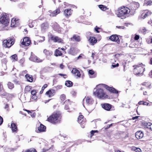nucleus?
I'll return each mask as SVG.
<instances>
[{
  "label": "nucleus",
  "instance_id": "nucleus-1",
  "mask_svg": "<svg viewBox=\"0 0 152 152\" xmlns=\"http://www.w3.org/2000/svg\"><path fill=\"white\" fill-rule=\"evenodd\" d=\"M93 94L98 98L102 99H104L108 97V96L103 89L101 88H98V86L94 89Z\"/></svg>",
  "mask_w": 152,
  "mask_h": 152
},
{
  "label": "nucleus",
  "instance_id": "nucleus-2",
  "mask_svg": "<svg viewBox=\"0 0 152 152\" xmlns=\"http://www.w3.org/2000/svg\"><path fill=\"white\" fill-rule=\"evenodd\" d=\"M131 12V10L127 7H121L118 8L116 12V14L118 17L125 18L126 16Z\"/></svg>",
  "mask_w": 152,
  "mask_h": 152
},
{
  "label": "nucleus",
  "instance_id": "nucleus-3",
  "mask_svg": "<svg viewBox=\"0 0 152 152\" xmlns=\"http://www.w3.org/2000/svg\"><path fill=\"white\" fill-rule=\"evenodd\" d=\"M60 118V114L58 113H54L48 118L47 120L53 123H58Z\"/></svg>",
  "mask_w": 152,
  "mask_h": 152
},
{
  "label": "nucleus",
  "instance_id": "nucleus-4",
  "mask_svg": "<svg viewBox=\"0 0 152 152\" xmlns=\"http://www.w3.org/2000/svg\"><path fill=\"white\" fill-rule=\"evenodd\" d=\"M144 65L142 64L136 66V67L134 70V72L136 75L142 76V75L143 72L145 70V68L143 67Z\"/></svg>",
  "mask_w": 152,
  "mask_h": 152
},
{
  "label": "nucleus",
  "instance_id": "nucleus-5",
  "mask_svg": "<svg viewBox=\"0 0 152 152\" xmlns=\"http://www.w3.org/2000/svg\"><path fill=\"white\" fill-rule=\"evenodd\" d=\"M10 20L9 17L6 14H3L1 15L0 22L3 24L5 26H7L9 23Z\"/></svg>",
  "mask_w": 152,
  "mask_h": 152
},
{
  "label": "nucleus",
  "instance_id": "nucleus-6",
  "mask_svg": "<svg viewBox=\"0 0 152 152\" xmlns=\"http://www.w3.org/2000/svg\"><path fill=\"white\" fill-rule=\"evenodd\" d=\"M14 43V41L12 39L4 40L3 41V45L6 48H10Z\"/></svg>",
  "mask_w": 152,
  "mask_h": 152
},
{
  "label": "nucleus",
  "instance_id": "nucleus-7",
  "mask_svg": "<svg viewBox=\"0 0 152 152\" xmlns=\"http://www.w3.org/2000/svg\"><path fill=\"white\" fill-rule=\"evenodd\" d=\"M152 13L151 12L148 10H144L142 11V13L141 15L139 16V19H144L146 17L150 16L151 15Z\"/></svg>",
  "mask_w": 152,
  "mask_h": 152
},
{
  "label": "nucleus",
  "instance_id": "nucleus-8",
  "mask_svg": "<svg viewBox=\"0 0 152 152\" xmlns=\"http://www.w3.org/2000/svg\"><path fill=\"white\" fill-rule=\"evenodd\" d=\"M83 118V116L82 115H80L78 118V122L80 124L82 128H84L86 122V120Z\"/></svg>",
  "mask_w": 152,
  "mask_h": 152
},
{
  "label": "nucleus",
  "instance_id": "nucleus-9",
  "mask_svg": "<svg viewBox=\"0 0 152 152\" xmlns=\"http://www.w3.org/2000/svg\"><path fill=\"white\" fill-rule=\"evenodd\" d=\"M85 100L86 101V104L87 105L91 104L94 102V100L91 97L89 96H87L86 97H85L83 100V105L84 107V102Z\"/></svg>",
  "mask_w": 152,
  "mask_h": 152
},
{
  "label": "nucleus",
  "instance_id": "nucleus-10",
  "mask_svg": "<svg viewBox=\"0 0 152 152\" xmlns=\"http://www.w3.org/2000/svg\"><path fill=\"white\" fill-rule=\"evenodd\" d=\"M50 39L54 42H58V43L62 42L63 40L57 36H53L51 35L50 36Z\"/></svg>",
  "mask_w": 152,
  "mask_h": 152
},
{
  "label": "nucleus",
  "instance_id": "nucleus-11",
  "mask_svg": "<svg viewBox=\"0 0 152 152\" xmlns=\"http://www.w3.org/2000/svg\"><path fill=\"white\" fill-rule=\"evenodd\" d=\"M31 43V40L28 37H25L23 39V42L21 43V44L24 46H28Z\"/></svg>",
  "mask_w": 152,
  "mask_h": 152
},
{
  "label": "nucleus",
  "instance_id": "nucleus-12",
  "mask_svg": "<svg viewBox=\"0 0 152 152\" xmlns=\"http://www.w3.org/2000/svg\"><path fill=\"white\" fill-rule=\"evenodd\" d=\"M102 85H103V86L104 88L110 92L115 94H117L118 93V91L114 88L112 87H110L105 84Z\"/></svg>",
  "mask_w": 152,
  "mask_h": 152
},
{
  "label": "nucleus",
  "instance_id": "nucleus-13",
  "mask_svg": "<svg viewBox=\"0 0 152 152\" xmlns=\"http://www.w3.org/2000/svg\"><path fill=\"white\" fill-rule=\"evenodd\" d=\"M46 130V127L42 124H41L39 126L38 128L36 130V132H45Z\"/></svg>",
  "mask_w": 152,
  "mask_h": 152
},
{
  "label": "nucleus",
  "instance_id": "nucleus-14",
  "mask_svg": "<svg viewBox=\"0 0 152 152\" xmlns=\"http://www.w3.org/2000/svg\"><path fill=\"white\" fill-rule=\"evenodd\" d=\"M109 39L112 41L115 42L118 44L119 43L120 39L116 35H112L110 37Z\"/></svg>",
  "mask_w": 152,
  "mask_h": 152
},
{
  "label": "nucleus",
  "instance_id": "nucleus-15",
  "mask_svg": "<svg viewBox=\"0 0 152 152\" xmlns=\"http://www.w3.org/2000/svg\"><path fill=\"white\" fill-rule=\"evenodd\" d=\"M72 11L70 9H66L64 11V15L66 17L68 18L71 15Z\"/></svg>",
  "mask_w": 152,
  "mask_h": 152
},
{
  "label": "nucleus",
  "instance_id": "nucleus-16",
  "mask_svg": "<svg viewBox=\"0 0 152 152\" xmlns=\"http://www.w3.org/2000/svg\"><path fill=\"white\" fill-rule=\"evenodd\" d=\"M19 21L16 18H12L11 21V27H15L18 25Z\"/></svg>",
  "mask_w": 152,
  "mask_h": 152
},
{
  "label": "nucleus",
  "instance_id": "nucleus-17",
  "mask_svg": "<svg viewBox=\"0 0 152 152\" xmlns=\"http://www.w3.org/2000/svg\"><path fill=\"white\" fill-rule=\"evenodd\" d=\"M88 40L90 44L92 45H94L96 43L97 41V39L95 37H90Z\"/></svg>",
  "mask_w": 152,
  "mask_h": 152
},
{
  "label": "nucleus",
  "instance_id": "nucleus-18",
  "mask_svg": "<svg viewBox=\"0 0 152 152\" xmlns=\"http://www.w3.org/2000/svg\"><path fill=\"white\" fill-rule=\"evenodd\" d=\"M48 27L49 25L47 23H43L41 25V30L43 32H45L48 29Z\"/></svg>",
  "mask_w": 152,
  "mask_h": 152
},
{
  "label": "nucleus",
  "instance_id": "nucleus-19",
  "mask_svg": "<svg viewBox=\"0 0 152 152\" xmlns=\"http://www.w3.org/2000/svg\"><path fill=\"white\" fill-rule=\"evenodd\" d=\"M49 12L50 13V15L51 17L55 16L58 14L59 13L60 11L59 9H57L54 11L52 12L51 11H49Z\"/></svg>",
  "mask_w": 152,
  "mask_h": 152
},
{
  "label": "nucleus",
  "instance_id": "nucleus-20",
  "mask_svg": "<svg viewBox=\"0 0 152 152\" xmlns=\"http://www.w3.org/2000/svg\"><path fill=\"white\" fill-rule=\"evenodd\" d=\"M143 132L140 131H138L135 133V137L138 139L142 138L143 137Z\"/></svg>",
  "mask_w": 152,
  "mask_h": 152
},
{
  "label": "nucleus",
  "instance_id": "nucleus-21",
  "mask_svg": "<svg viewBox=\"0 0 152 152\" xmlns=\"http://www.w3.org/2000/svg\"><path fill=\"white\" fill-rule=\"evenodd\" d=\"M88 74L90 77L91 78H94L96 77L97 75L96 73L92 69L89 70Z\"/></svg>",
  "mask_w": 152,
  "mask_h": 152
},
{
  "label": "nucleus",
  "instance_id": "nucleus-22",
  "mask_svg": "<svg viewBox=\"0 0 152 152\" xmlns=\"http://www.w3.org/2000/svg\"><path fill=\"white\" fill-rule=\"evenodd\" d=\"M102 107L105 110L109 111L111 108L112 105L109 104L105 103L102 105Z\"/></svg>",
  "mask_w": 152,
  "mask_h": 152
},
{
  "label": "nucleus",
  "instance_id": "nucleus-23",
  "mask_svg": "<svg viewBox=\"0 0 152 152\" xmlns=\"http://www.w3.org/2000/svg\"><path fill=\"white\" fill-rule=\"evenodd\" d=\"M72 73L78 77L81 76L80 71L76 68H73L72 71Z\"/></svg>",
  "mask_w": 152,
  "mask_h": 152
},
{
  "label": "nucleus",
  "instance_id": "nucleus-24",
  "mask_svg": "<svg viewBox=\"0 0 152 152\" xmlns=\"http://www.w3.org/2000/svg\"><path fill=\"white\" fill-rule=\"evenodd\" d=\"M71 39L72 41H74L75 40L77 42H79L80 40V37L76 35H74L71 38Z\"/></svg>",
  "mask_w": 152,
  "mask_h": 152
},
{
  "label": "nucleus",
  "instance_id": "nucleus-25",
  "mask_svg": "<svg viewBox=\"0 0 152 152\" xmlns=\"http://www.w3.org/2000/svg\"><path fill=\"white\" fill-rule=\"evenodd\" d=\"M55 93V91L53 90H49L47 91L46 94L48 95L49 97H51L53 96Z\"/></svg>",
  "mask_w": 152,
  "mask_h": 152
},
{
  "label": "nucleus",
  "instance_id": "nucleus-26",
  "mask_svg": "<svg viewBox=\"0 0 152 152\" xmlns=\"http://www.w3.org/2000/svg\"><path fill=\"white\" fill-rule=\"evenodd\" d=\"M145 128H147L152 131V124L150 123H144Z\"/></svg>",
  "mask_w": 152,
  "mask_h": 152
},
{
  "label": "nucleus",
  "instance_id": "nucleus-27",
  "mask_svg": "<svg viewBox=\"0 0 152 152\" xmlns=\"http://www.w3.org/2000/svg\"><path fill=\"white\" fill-rule=\"evenodd\" d=\"M140 4L138 2H135L132 5V10L134 11L137 9L139 7Z\"/></svg>",
  "mask_w": 152,
  "mask_h": 152
},
{
  "label": "nucleus",
  "instance_id": "nucleus-28",
  "mask_svg": "<svg viewBox=\"0 0 152 152\" xmlns=\"http://www.w3.org/2000/svg\"><path fill=\"white\" fill-rule=\"evenodd\" d=\"M60 48H58V49L56 50L55 51V55L56 56H61L62 55L61 51L60 50Z\"/></svg>",
  "mask_w": 152,
  "mask_h": 152
},
{
  "label": "nucleus",
  "instance_id": "nucleus-29",
  "mask_svg": "<svg viewBox=\"0 0 152 152\" xmlns=\"http://www.w3.org/2000/svg\"><path fill=\"white\" fill-rule=\"evenodd\" d=\"M25 77L28 81L31 82L33 81V79L32 75H30L27 74L26 75Z\"/></svg>",
  "mask_w": 152,
  "mask_h": 152
},
{
  "label": "nucleus",
  "instance_id": "nucleus-30",
  "mask_svg": "<svg viewBox=\"0 0 152 152\" xmlns=\"http://www.w3.org/2000/svg\"><path fill=\"white\" fill-rule=\"evenodd\" d=\"M11 128L12 132H15L17 129V127L16 124L14 123H12L11 124Z\"/></svg>",
  "mask_w": 152,
  "mask_h": 152
},
{
  "label": "nucleus",
  "instance_id": "nucleus-31",
  "mask_svg": "<svg viewBox=\"0 0 152 152\" xmlns=\"http://www.w3.org/2000/svg\"><path fill=\"white\" fill-rule=\"evenodd\" d=\"M68 53L72 55H75L76 54L75 48H71L68 52Z\"/></svg>",
  "mask_w": 152,
  "mask_h": 152
},
{
  "label": "nucleus",
  "instance_id": "nucleus-32",
  "mask_svg": "<svg viewBox=\"0 0 152 152\" xmlns=\"http://www.w3.org/2000/svg\"><path fill=\"white\" fill-rule=\"evenodd\" d=\"M44 53L48 56H50L52 54V52L46 49L44 50L43 51Z\"/></svg>",
  "mask_w": 152,
  "mask_h": 152
},
{
  "label": "nucleus",
  "instance_id": "nucleus-33",
  "mask_svg": "<svg viewBox=\"0 0 152 152\" xmlns=\"http://www.w3.org/2000/svg\"><path fill=\"white\" fill-rule=\"evenodd\" d=\"M99 7L101 10L103 11H104L107 10L108 9V8L107 7L103 5H99Z\"/></svg>",
  "mask_w": 152,
  "mask_h": 152
},
{
  "label": "nucleus",
  "instance_id": "nucleus-34",
  "mask_svg": "<svg viewBox=\"0 0 152 152\" xmlns=\"http://www.w3.org/2000/svg\"><path fill=\"white\" fill-rule=\"evenodd\" d=\"M72 82L69 80H67L65 82V85L68 87H71L72 86Z\"/></svg>",
  "mask_w": 152,
  "mask_h": 152
},
{
  "label": "nucleus",
  "instance_id": "nucleus-35",
  "mask_svg": "<svg viewBox=\"0 0 152 152\" xmlns=\"http://www.w3.org/2000/svg\"><path fill=\"white\" fill-rule=\"evenodd\" d=\"M7 85L8 88L11 89H12L14 87V84L10 82H8Z\"/></svg>",
  "mask_w": 152,
  "mask_h": 152
},
{
  "label": "nucleus",
  "instance_id": "nucleus-36",
  "mask_svg": "<svg viewBox=\"0 0 152 152\" xmlns=\"http://www.w3.org/2000/svg\"><path fill=\"white\" fill-rule=\"evenodd\" d=\"M31 87L30 86H26L25 88V92L26 93H27L31 89Z\"/></svg>",
  "mask_w": 152,
  "mask_h": 152
},
{
  "label": "nucleus",
  "instance_id": "nucleus-37",
  "mask_svg": "<svg viewBox=\"0 0 152 152\" xmlns=\"http://www.w3.org/2000/svg\"><path fill=\"white\" fill-rule=\"evenodd\" d=\"M11 57L12 61H16L18 59L17 56L16 54L12 55L11 56Z\"/></svg>",
  "mask_w": 152,
  "mask_h": 152
},
{
  "label": "nucleus",
  "instance_id": "nucleus-38",
  "mask_svg": "<svg viewBox=\"0 0 152 152\" xmlns=\"http://www.w3.org/2000/svg\"><path fill=\"white\" fill-rule=\"evenodd\" d=\"M37 152V151L34 148H31L26 150L25 152Z\"/></svg>",
  "mask_w": 152,
  "mask_h": 152
},
{
  "label": "nucleus",
  "instance_id": "nucleus-39",
  "mask_svg": "<svg viewBox=\"0 0 152 152\" xmlns=\"http://www.w3.org/2000/svg\"><path fill=\"white\" fill-rule=\"evenodd\" d=\"M32 53H31V54L30 56V58H29L30 60H31V61H34V60L35 59H36V56H33L32 54Z\"/></svg>",
  "mask_w": 152,
  "mask_h": 152
},
{
  "label": "nucleus",
  "instance_id": "nucleus-40",
  "mask_svg": "<svg viewBox=\"0 0 152 152\" xmlns=\"http://www.w3.org/2000/svg\"><path fill=\"white\" fill-rule=\"evenodd\" d=\"M142 85L145 86L147 87L148 88H150V86H151V84L149 82H145Z\"/></svg>",
  "mask_w": 152,
  "mask_h": 152
},
{
  "label": "nucleus",
  "instance_id": "nucleus-41",
  "mask_svg": "<svg viewBox=\"0 0 152 152\" xmlns=\"http://www.w3.org/2000/svg\"><path fill=\"white\" fill-rule=\"evenodd\" d=\"M92 34L90 32H88L86 33V36L87 39H88L90 37H91Z\"/></svg>",
  "mask_w": 152,
  "mask_h": 152
},
{
  "label": "nucleus",
  "instance_id": "nucleus-42",
  "mask_svg": "<svg viewBox=\"0 0 152 152\" xmlns=\"http://www.w3.org/2000/svg\"><path fill=\"white\" fill-rule=\"evenodd\" d=\"M138 104H142L143 105H148V103L143 101H140Z\"/></svg>",
  "mask_w": 152,
  "mask_h": 152
},
{
  "label": "nucleus",
  "instance_id": "nucleus-43",
  "mask_svg": "<svg viewBox=\"0 0 152 152\" xmlns=\"http://www.w3.org/2000/svg\"><path fill=\"white\" fill-rule=\"evenodd\" d=\"M36 59H35L34 60V62H41L42 61V60L40 59L39 58H38L37 56H36Z\"/></svg>",
  "mask_w": 152,
  "mask_h": 152
},
{
  "label": "nucleus",
  "instance_id": "nucleus-44",
  "mask_svg": "<svg viewBox=\"0 0 152 152\" xmlns=\"http://www.w3.org/2000/svg\"><path fill=\"white\" fill-rule=\"evenodd\" d=\"M6 95V93L4 91V89L2 90L1 91H0V96H5Z\"/></svg>",
  "mask_w": 152,
  "mask_h": 152
},
{
  "label": "nucleus",
  "instance_id": "nucleus-45",
  "mask_svg": "<svg viewBox=\"0 0 152 152\" xmlns=\"http://www.w3.org/2000/svg\"><path fill=\"white\" fill-rule=\"evenodd\" d=\"M65 95L64 94L61 95L60 96V98L61 100L63 101H64L65 99Z\"/></svg>",
  "mask_w": 152,
  "mask_h": 152
},
{
  "label": "nucleus",
  "instance_id": "nucleus-46",
  "mask_svg": "<svg viewBox=\"0 0 152 152\" xmlns=\"http://www.w3.org/2000/svg\"><path fill=\"white\" fill-rule=\"evenodd\" d=\"M120 55L118 54H116L114 55V57L115 58L114 60H115V61L116 62V60H117L118 58L120 57Z\"/></svg>",
  "mask_w": 152,
  "mask_h": 152
},
{
  "label": "nucleus",
  "instance_id": "nucleus-47",
  "mask_svg": "<svg viewBox=\"0 0 152 152\" xmlns=\"http://www.w3.org/2000/svg\"><path fill=\"white\" fill-rule=\"evenodd\" d=\"M98 132V131L97 130H96V131H94V130H92L91 131V137L93 136L94 133L95 132Z\"/></svg>",
  "mask_w": 152,
  "mask_h": 152
},
{
  "label": "nucleus",
  "instance_id": "nucleus-48",
  "mask_svg": "<svg viewBox=\"0 0 152 152\" xmlns=\"http://www.w3.org/2000/svg\"><path fill=\"white\" fill-rule=\"evenodd\" d=\"M47 87V84H44L42 88V90L43 91L44 89Z\"/></svg>",
  "mask_w": 152,
  "mask_h": 152
},
{
  "label": "nucleus",
  "instance_id": "nucleus-49",
  "mask_svg": "<svg viewBox=\"0 0 152 152\" xmlns=\"http://www.w3.org/2000/svg\"><path fill=\"white\" fill-rule=\"evenodd\" d=\"M100 29V28L98 27L97 26H96L95 28V30L96 32L97 33H99V31H98V30Z\"/></svg>",
  "mask_w": 152,
  "mask_h": 152
},
{
  "label": "nucleus",
  "instance_id": "nucleus-50",
  "mask_svg": "<svg viewBox=\"0 0 152 152\" xmlns=\"http://www.w3.org/2000/svg\"><path fill=\"white\" fill-rule=\"evenodd\" d=\"M36 93V91L35 90H33L31 91V94L32 95H35Z\"/></svg>",
  "mask_w": 152,
  "mask_h": 152
},
{
  "label": "nucleus",
  "instance_id": "nucleus-51",
  "mask_svg": "<svg viewBox=\"0 0 152 152\" xmlns=\"http://www.w3.org/2000/svg\"><path fill=\"white\" fill-rule=\"evenodd\" d=\"M119 66L118 63H117L116 64H113L112 65L113 68H114L116 67H118Z\"/></svg>",
  "mask_w": 152,
  "mask_h": 152
},
{
  "label": "nucleus",
  "instance_id": "nucleus-52",
  "mask_svg": "<svg viewBox=\"0 0 152 152\" xmlns=\"http://www.w3.org/2000/svg\"><path fill=\"white\" fill-rule=\"evenodd\" d=\"M135 151L136 152H141V150L139 148H136Z\"/></svg>",
  "mask_w": 152,
  "mask_h": 152
},
{
  "label": "nucleus",
  "instance_id": "nucleus-53",
  "mask_svg": "<svg viewBox=\"0 0 152 152\" xmlns=\"http://www.w3.org/2000/svg\"><path fill=\"white\" fill-rule=\"evenodd\" d=\"M140 38L139 36L138 35H136L134 37V39L135 40H138Z\"/></svg>",
  "mask_w": 152,
  "mask_h": 152
},
{
  "label": "nucleus",
  "instance_id": "nucleus-54",
  "mask_svg": "<svg viewBox=\"0 0 152 152\" xmlns=\"http://www.w3.org/2000/svg\"><path fill=\"white\" fill-rule=\"evenodd\" d=\"M116 27L118 28H121L124 29L125 28V27L124 26H116Z\"/></svg>",
  "mask_w": 152,
  "mask_h": 152
},
{
  "label": "nucleus",
  "instance_id": "nucleus-55",
  "mask_svg": "<svg viewBox=\"0 0 152 152\" xmlns=\"http://www.w3.org/2000/svg\"><path fill=\"white\" fill-rule=\"evenodd\" d=\"M37 98V96L35 95H33L32 96V99L33 100H36Z\"/></svg>",
  "mask_w": 152,
  "mask_h": 152
},
{
  "label": "nucleus",
  "instance_id": "nucleus-56",
  "mask_svg": "<svg viewBox=\"0 0 152 152\" xmlns=\"http://www.w3.org/2000/svg\"><path fill=\"white\" fill-rule=\"evenodd\" d=\"M3 122V118L0 116V125Z\"/></svg>",
  "mask_w": 152,
  "mask_h": 152
},
{
  "label": "nucleus",
  "instance_id": "nucleus-57",
  "mask_svg": "<svg viewBox=\"0 0 152 152\" xmlns=\"http://www.w3.org/2000/svg\"><path fill=\"white\" fill-rule=\"evenodd\" d=\"M148 5H151L152 4V1H148L147 3Z\"/></svg>",
  "mask_w": 152,
  "mask_h": 152
},
{
  "label": "nucleus",
  "instance_id": "nucleus-58",
  "mask_svg": "<svg viewBox=\"0 0 152 152\" xmlns=\"http://www.w3.org/2000/svg\"><path fill=\"white\" fill-rule=\"evenodd\" d=\"M9 106L8 104H6L5 105V107H4V108L6 109L7 110H8Z\"/></svg>",
  "mask_w": 152,
  "mask_h": 152
},
{
  "label": "nucleus",
  "instance_id": "nucleus-59",
  "mask_svg": "<svg viewBox=\"0 0 152 152\" xmlns=\"http://www.w3.org/2000/svg\"><path fill=\"white\" fill-rule=\"evenodd\" d=\"M148 23L151 25L152 26V20H150L148 22Z\"/></svg>",
  "mask_w": 152,
  "mask_h": 152
},
{
  "label": "nucleus",
  "instance_id": "nucleus-60",
  "mask_svg": "<svg viewBox=\"0 0 152 152\" xmlns=\"http://www.w3.org/2000/svg\"><path fill=\"white\" fill-rule=\"evenodd\" d=\"M19 113H20L23 115H24L25 116H26V113H24L22 111H20L19 112Z\"/></svg>",
  "mask_w": 152,
  "mask_h": 152
},
{
  "label": "nucleus",
  "instance_id": "nucleus-61",
  "mask_svg": "<svg viewBox=\"0 0 152 152\" xmlns=\"http://www.w3.org/2000/svg\"><path fill=\"white\" fill-rule=\"evenodd\" d=\"M95 55V53H92L91 57L92 58V59H94V56Z\"/></svg>",
  "mask_w": 152,
  "mask_h": 152
},
{
  "label": "nucleus",
  "instance_id": "nucleus-62",
  "mask_svg": "<svg viewBox=\"0 0 152 152\" xmlns=\"http://www.w3.org/2000/svg\"><path fill=\"white\" fill-rule=\"evenodd\" d=\"M139 117V116H136L135 117H133L132 118V119L134 120L136 119H137Z\"/></svg>",
  "mask_w": 152,
  "mask_h": 152
},
{
  "label": "nucleus",
  "instance_id": "nucleus-63",
  "mask_svg": "<svg viewBox=\"0 0 152 152\" xmlns=\"http://www.w3.org/2000/svg\"><path fill=\"white\" fill-rule=\"evenodd\" d=\"M64 109L65 110H68L69 109V107L68 105H65L64 107Z\"/></svg>",
  "mask_w": 152,
  "mask_h": 152
},
{
  "label": "nucleus",
  "instance_id": "nucleus-64",
  "mask_svg": "<svg viewBox=\"0 0 152 152\" xmlns=\"http://www.w3.org/2000/svg\"><path fill=\"white\" fill-rule=\"evenodd\" d=\"M60 67L61 69H63L64 67V66L62 64H61L60 65Z\"/></svg>",
  "mask_w": 152,
  "mask_h": 152
}]
</instances>
